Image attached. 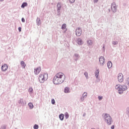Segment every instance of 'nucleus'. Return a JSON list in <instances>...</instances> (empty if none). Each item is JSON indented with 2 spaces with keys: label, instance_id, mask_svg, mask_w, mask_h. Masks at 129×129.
Here are the masks:
<instances>
[{
  "label": "nucleus",
  "instance_id": "33",
  "mask_svg": "<svg viewBox=\"0 0 129 129\" xmlns=\"http://www.w3.org/2000/svg\"><path fill=\"white\" fill-rule=\"evenodd\" d=\"M70 3L72 4H73V3H75V0H70Z\"/></svg>",
  "mask_w": 129,
  "mask_h": 129
},
{
  "label": "nucleus",
  "instance_id": "21",
  "mask_svg": "<svg viewBox=\"0 0 129 129\" xmlns=\"http://www.w3.org/2000/svg\"><path fill=\"white\" fill-rule=\"evenodd\" d=\"M27 6H28V4H27V3H24L22 6H21V7L24 8H25V7H27Z\"/></svg>",
  "mask_w": 129,
  "mask_h": 129
},
{
  "label": "nucleus",
  "instance_id": "9",
  "mask_svg": "<svg viewBox=\"0 0 129 129\" xmlns=\"http://www.w3.org/2000/svg\"><path fill=\"white\" fill-rule=\"evenodd\" d=\"M41 72V68H37V69L34 70V73L36 75L39 74Z\"/></svg>",
  "mask_w": 129,
  "mask_h": 129
},
{
  "label": "nucleus",
  "instance_id": "28",
  "mask_svg": "<svg viewBox=\"0 0 129 129\" xmlns=\"http://www.w3.org/2000/svg\"><path fill=\"white\" fill-rule=\"evenodd\" d=\"M88 44H89V45H92V40H88Z\"/></svg>",
  "mask_w": 129,
  "mask_h": 129
},
{
  "label": "nucleus",
  "instance_id": "36",
  "mask_svg": "<svg viewBox=\"0 0 129 129\" xmlns=\"http://www.w3.org/2000/svg\"><path fill=\"white\" fill-rule=\"evenodd\" d=\"M111 129H114V125H112V126L111 127Z\"/></svg>",
  "mask_w": 129,
  "mask_h": 129
},
{
  "label": "nucleus",
  "instance_id": "23",
  "mask_svg": "<svg viewBox=\"0 0 129 129\" xmlns=\"http://www.w3.org/2000/svg\"><path fill=\"white\" fill-rule=\"evenodd\" d=\"M64 116L66 117V118H68V117H69V114L68 112H66L64 113Z\"/></svg>",
  "mask_w": 129,
  "mask_h": 129
},
{
  "label": "nucleus",
  "instance_id": "25",
  "mask_svg": "<svg viewBox=\"0 0 129 129\" xmlns=\"http://www.w3.org/2000/svg\"><path fill=\"white\" fill-rule=\"evenodd\" d=\"M86 96H87V93L86 92L84 93L83 94V98L86 97Z\"/></svg>",
  "mask_w": 129,
  "mask_h": 129
},
{
  "label": "nucleus",
  "instance_id": "5",
  "mask_svg": "<svg viewBox=\"0 0 129 129\" xmlns=\"http://www.w3.org/2000/svg\"><path fill=\"white\" fill-rule=\"evenodd\" d=\"M115 89H117V90H118L119 94H121V93H122L121 85L119 84L116 85L115 86Z\"/></svg>",
  "mask_w": 129,
  "mask_h": 129
},
{
  "label": "nucleus",
  "instance_id": "22",
  "mask_svg": "<svg viewBox=\"0 0 129 129\" xmlns=\"http://www.w3.org/2000/svg\"><path fill=\"white\" fill-rule=\"evenodd\" d=\"M66 25L65 24H62V26H61V29L62 30H65V29H66Z\"/></svg>",
  "mask_w": 129,
  "mask_h": 129
},
{
  "label": "nucleus",
  "instance_id": "24",
  "mask_svg": "<svg viewBox=\"0 0 129 129\" xmlns=\"http://www.w3.org/2000/svg\"><path fill=\"white\" fill-rule=\"evenodd\" d=\"M29 92H30V93H33V88H29Z\"/></svg>",
  "mask_w": 129,
  "mask_h": 129
},
{
  "label": "nucleus",
  "instance_id": "38",
  "mask_svg": "<svg viewBox=\"0 0 129 129\" xmlns=\"http://www.w3.org/2000/svg\"><path fill=\"white\" fill-rule=\"evenodd\" d=\"M127 111H129V108H127Z\"/></svg>",
  "mask_w": 129,
  "mask_h": 129
},
{
  "label": "nucleus",
  "instance_id": "27",
  "mask_svg": "<svg viewBox=\"0 0 129 129\" xmlns=\"http://www.w3.org/2000/svg\"><path fill=\"white\" fill-rule=\"evenodd\" d=\"M51 103H52V104H55V100L54 99H51Z\"/></svg>",
  "mask_w": 129,
  "mask_h": 129
},
{
  "label": "nucleus",
  "instance_id": "18",
  "mask_svg": "<svg viewBox=\"0 0 129 129\" xmlns=\"http://www.w3.org/2000/svg\"><path fill=\"white\" fill-rule=\"evenodd\" d=\"M37 24L38 26H40V25H41V20H40V18H38L37 19Z\"/></svg>",
  "mask_w": 129,
  "mask_h": 129
},
{
  "label": "nucleus",
  "instance_id": "14",
  "mask_svg": "<svg viewBox=\"0 0 129 129\" xmlns=\"http://www.w3.org/2000/svg\"><path fill=\"white\" fill-rule=\"evenodd\" d=\"M21 64L22 67V68H25V67H26V63L24 61H21Z\"/></svg>",
  "mask_w": 129,
  "mask_h": 129
},
{
  "label": "nucleus",
  "instance_id": "31",
  "mask_svg": "<svg viewBox=\"0 0 129 129\" xmlns=\"http://www.w3.org/2000/svg\"><path fill=\"white\" fill-rule=\"evenodd\" d=\"M102 98H103L102 96H98L99 100H101V99H102Z\"/></svg>",
  "mask_w": 129,
  "mask_h": 129
},
{
  "label": "nucleus",
  "instance_id": "2",
  "mask_svg": "<svg viewBox=\"0 0 129 129\" xmlns=\"http://www.w3.org/2000/svg\"><path fill=\"white\" fill-rule=\"evenodd\" d=\"M104 118L105 122L109 125H110L112 123V118H111L110 115L109 114L105 113L104 115Z\"/></svg>",
  "mask_w": 129,
  "mask_h": 129
},
{
  "label": "nucleus",
  "instance_id": "17",
  "mask_svg": "<svg viewBox=\"0 0 129 129\" xmlns=\"http://www.w3.org/2000/svg\"><path fill=\"white\" fill-rule=\"evenodd\" d=\"M57 10L60 11V10H61V4L58 3L57 5Z\"/></svg>",
  "mask_w": 129,
  "mask_h": 129
},
{
  "label": "nucleus",
  "instance_id": "20",
  "mask_svg": "<svg viewBox=\"0 0 129 129\" xmlns=\"http://www.w3.org/2000/svg\"><path fill=\"white\" fill-rule=\"evenodd\" d=\"M99 74V70H97L95 72V76L97 78H98V75Z\"/></svg>",
  "mask_w": 129,
  "mask_h": 129
},
{
  "label": "nucleus",
  "instance_id": "26",
  "mask_svg": "<svg viewBox=\"0 0 129 129\" xmlns=\"http://www.w3.org/2000/svg\"><path fill=\"white\" fill-rule=\"evenodd\" d=\"M34 128L38 129V128H39V126L37 124H35L34 126Z\"/></svg>",
  "mask_w": 129,
  "mask_h": 129
},
{
  "label": "nucleus",
  "instance_id": "15",
  "mask_svg": "<svg viewBox=\"0 0 129 129\" xmlns=\"http://www.w3.org/2000/svg\"><path fill=\"white\" fill-rule=\"evenodd\" d=\"M127 89V87L125 85L122 86V91H124Z\"/></svg>",
  "mask_w": 129,
  "mask_h": 129
},
{
  "label": "nucleus",
  "instance_id": "7",
  "mask_svg": "<svg viewBox=\"0 0 129 129\" xmlns=\"http://www.w3.org/2000/svg\"><path fill=\"white\" fill-rule=\"evenodd\" d=\"M118 80L119 82H123V75L120 73L118 75Z\"/></svg>",
  "mask_w": 129,
  "mask_h": 129
},
{
  "label": "nucleus",
  "instance_id": "29",
  "mask_svg": "<svg viewBox=\"0 0 129 129\" xmlns=\"http://www.w3.org/2000/svg\"><path fill=\"white\" fill-rule=\"evenodd\" d=\"M84 75H85L86 78H88V73H87V72H85Z\"/></svg>",
  "mask_w": 129,
  "mask_h": 129
},
{
  "label": "nucleus",
  "instance_id": "6",
  "mask_svg": "<svg viewBox=\"0 0 129 129\" xmlns=\"http://www.w3.org/2000/svg\"><path fill=\"white\" fill-rule=\"evenodd\" d=\"M76 35L78 36V37H79V36H81V34H82V30H81V28H77L76 30Z\"/></svg>",
  "mask_w": 129,
  "mask_h": 129
},
{
  "label": "nucleus",
  "instance_id": "37",
  "mask_svg": "<svg viewBox=\"0 0 129 129\" xmlns=\"http://www.w3.org/2000/svg\"><path fill=\"white\" fill-rule=\"evenodd\" d=\"M95 3H97L98 2V0H94Z\"/></svg>",
  "mask_w": 129,
  "mask_h": 129
},
{
  "label": "nucleus",
  "instance_id": "40",
  "mask_svg": "<svg viewBox=\"0 0 129 129\" xmlns=\"http://www.w3.org/2000/svg\"><path fill=\"white\" fill-rule=\"evenodd\" d=\"M81 100H83V99L82 98H81Z\"/></svg>",
  "mask_w": 129,
  "mask_h": 129
},
{
  "label": "nucleus",
  "instance_id": "8",
  "mask_svg": "<svg viewBox=\"0 0 129 129\" xmlns=\"http://www.w3.org/2000/svg\"><path fill=\"white\" fill-rule=\"evenodd\" d=\"M99 62L101 65H103L104 63H105V59L104 58V57L103 56H101L99 58Z\"/></svg>",
  "mask_w": 129,
  "mask_h": 129
},
{
  "label": "nucleus",
  "instance_id": "4",
  "mask_svg": "<svg viewBox=\"0 0 129 129\" xmlns=\"http://www.w3.org/2000/svg\"><path fill=\"white\" fill-rule=\"evenodd\" d=\"M111 10L113 13H115L116 12L117 7H116V4H115V3H112V4L111 5Z\"/></svg>",
  "mask_w": 129,
  "mask_h": 129
},
{
  "label": "nucleus",
  "instance_id": "35",
  "mask_svg": "<svg viewBox=\"0 0 129 129\" xmlns=\"http://www.w3.org/2000/svg\"><path fill=\"white\" fill-rule=\"evenodd\" d=\"M22 22H23V23H25V19L22 18Z\"/></svg>",
  "mask_w": 129,
  "mask_h": 129
},
{
  "label": "nucleus",
  "instance_id": "13",
  "mask_svg": "<svg viewBox=\"0 0 129 129\" xmlns=\"http://www.w3.org/2000/svg\"><path fill=\"white\" fill-rule=\"evenodd\" d=\"M59 118H60V120H63V119H64V114H60L59 115Z\"/></svg>",
  "mask_w": 129,
  "mask_h": 129
},
{
  "label": "nucleus",
  "instance_id": "39",
  "mask_svg": "<svg viewBox=\"0 0 129 129\" xmlns=\"http://www.w3.org/2000/svg\"><path fill=\"white\" fill-rule=\"evenodd\" d=\"M4 0H0L1 2H4Z\"/></svg>",
  "mask_w": 129,
  "mask_h": 129
},
{
  "label": "nucleus",
  "instance_id": "30",
  "mask_svg": "<svg viewBox=\"0 0 129 129\" xmlns=\"http://www.w3.org/2000/svg\"><path fill=\"white\" fill-rule=\"evenodd\" d=\"M126 83H127V85H129V78H127L126 79Z\"/></svg>",
  "mask_w": 129,
  "mask_h": 129
},
{
  "label": "nucleus",
  "instance_id": "11",
  "mask_svg": "<svg viewBox=\"0 0 129 129\" xmlns=\"http://www.w3.org/2000/svg\"><path fill=\"white\" fill-rule=\"evenodd\" d=\"M64 92L65 93H69V92H70V90L68 87H67L64 88Z\"/></svg>",
  "mask_w": 129,
  "mask_h": 129
},
{
  "label": "nucleus",
  "instance_id": "10",
  "mask_svg": "<svg viewBox=\"0 0 129 129\" xmlns=\"http://www.w3.org/2000/svg\"><path fill=\"white\" fill-rule=\"evenodd\" d=\"M2 70H3V71H7V70H8V65H7L6 64H4L2 67Z\"/></svg>",
  "mask_w": 129,
  "mask_h": 129
},
{
  "label": "nucleus",
  "instance_id": "34",
  "mask_svg": "<svg viewBox=\"0 0 129 129\" xmlns=\"http://www.w3.org/2000/svg\"><path fill=\"white\" fill-rule=\"evenodd\" d=\"M18 30H19V32H21L22 31V28L19 27Z\"/></svg>",
  "mask_w": 129,
  "mask_h": 129
},
{
  "label": "nucleus",
  "instance_id": "32",
  "mask_svg": "<svg viewBox=\"0 0 129 129\" xmlns=\"http://www.w3.org/2000/svg\"><path fill=\"white\" fill-rule=\"evenodd\" d=\"M112 44H113V45H116L117 44V41H113Z\"/></svg>",
  "mask_w": 129,
  "mask_h": 129
},
{
  "label": "nucleus",
  "instance_id": "19",
  "mask_svg": "<svg viewBox=\"0 0 129 129\" xmlns=\"http://www.w3.org/2000/svg\"><path fill=\"white\" fill-rule=\"evenodd\" d=\"M78 41V44H79V45H82V41L81 40V39L79 38L77 40Z\"/></svg>",
  "mask_w": 129,
  "mask_h": 129
},
{
  "label": "nucleus",
  "instance_id": "1",
  "mask_svg": "<svg viewBox=\"0 0 129 129\" xmlns=\"http://www.w3.org/2000/svg\"><path fill=\"white\" fill-rule=\"evenodd\" d=\"M65 79H66L65 75L62 73H58L54 77L52 81L53 83L56 85H58V84H61V83H63V82L65 81Z\"/></svg>",
  "mask_w": 129,
  "mask_h": 129
},
{
  "label": "nucleus",
  "instance_id": "12",
  "mask_svg": "<svg viewBox=\"0 0 129 129\" xmlns=\"http://www.w3.org/2000/svg\"><path fill=\"white\" fill-rule=\"evenodd\" d=\"M107 67L108 68H111L112 67V63L111 61H108L107 63Z\"/></svg>",
  "mask_w": 129,
  "mask_h": 129
},
{
  "label": "nucleus",
  "instance_id": "16",
  "mask_svg": "<svg viewBox=\"0 0 129 129\" xmlns=\"http://www.w3.org/2000/svg\"><path fill=\"white\" fill-rule=\"evenodd\" d=\"M28 105L31 109L34 108V105L32 103H29Z\"/></svg>",
  "mask_w": 129,
  "mask_h": 129
},
{
  "label": "nucleus",
  "instance_id": "3",
  "mask_svg": "<svg viewBox=\"0 0 129 129\" xmlns=\"http://www.w3.org/2000/svg\"><path fill=\"white\" fill-rule=\"evenodd\" d=\"M48 79L47 74H42L40 75L39 77V81L40 83H44L46 80Z\"/></svg>",
  "mask_w": 129,
  "mask_h": 129
}]
</instances>
